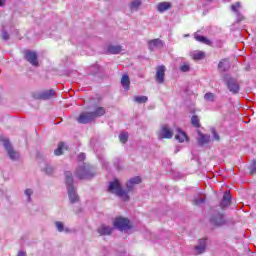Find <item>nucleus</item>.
I'll list each match as a JSON object with an SVG mask.
<instances>
[{
	"label": "nucleus",
	"mask_w": 256,
	"mask_h": 256,
	"mask_svg": "<svg viewBox=\"0 0 256 256\" xmlns=\"http://www.w3.org/2000/svg\"><path fill=\"white\" fill-rule=\"evenodd\" d=\"M139 183H141V177L135 176L126 183L127 189L124 190L121 187V182L115 179L109 183L108 191L114 193V195H117V197H120L123 201H129V193H131V191L135 189V185H139Z\"/></svg>",
	"instance_id": "nucleus-1"
},
{
	"label": "nucleus",
	"mask_w": 256,
	"mask_h": 256,
	"mask_svg": "<svg viewBox=\"0 0 256 256\" xmlns=\"http://www.w3.org/2000/svg\"><path fill=\"white\" fill-rule=\"evenodd\" d=\"M65 179H66L65 183H66L70 203H78L79 195H77V190L73 185V174L70 171H66Z\"/></svg>",
	"instance_id": "nucleus-2"
},
{
	"label": "nucleus",
	"mask_w": 256,
	"mask_h": 256,
	"mask_svg": "<svg viewBox=\"0 0 256 256\" xmlns=\"http://www.w3.org/2000/svg\"><path fill=\"white\" fill-rule=\"evenodd\" d=\"M75 175L78 179H92V177H95V171L89 164L82 163L76 169Z\"/></svg>",
	"instance_id": "nucleus-3"
},
{
	"label": "nucleus",
	"mask_w": 256,
	"mask_h": 256,
	"mask_svg": "<svg viewBox=\"0 0 256 256\" xmlns=\"http://www.w3.org/2000/svg\"><path fill=\"white\" fill-rule=\"evenodd\" d=\"M1 141L3 142V146L7 152L9 159H11V161H19L21 155L19 154V152L13 149L11 142H9L6 138H1Z\"/></svg>",
	"instance_id": "nucleus-4"
},
{
	"label": "nucleus",
	"mask_w": 256,
	"mask_h": 256,
	"mask_svg": "<svg viewBox=\"0 0 256 256\" xmlns=\"http://www.w3.org/2000/svg\"><path fill=\"white\" fill-rule=\"evenodd\" d=\"M113 225L118 231L127 232L131 229V222L127 218L117 217L114 219Z\"/></svg>",
	"instance_id": "nucleus-5"
},
{
	"label": "nucleus",
	"mask_w": 256,
	"mask_h": 256,
	"mask_svg": "<svg viewBox=\"0 0 256 256\" xmlns=\"http://www.w3.org/2000/svg\"><path fill=\"white\" fill-rule=\"evenodd\" d=\"M210 223H212L215 227H221L223 225H226L227 219L222 213H214L210 218Z\"/></svg>",
	"instance_id": "nucleus-6"
},
{
	"label": "nucleus",
	"mask_w": 256,
	"mask_h": 256,
	"mask_svg": "<svg viewBox=\"0 0 256 256\" xmlns=\"http://www.w3.org/2000/svg\"><path fill=\"white\" fill-rule=\"evenodd\" d=\"M158 139H172L173 138V131L169 128L168 125L164 124L160 127L159 131L157 132Z\"/></svg>",
	"instance_id": "nucleus-7"
},
{
	"label": "nucleus",
	"mask_w": 256,
	"mask_h": 256,
	"mask_svg": "<svg viewBox=\"0 0 256 256\" xmlns=\"http://www.w3.org/2000/svg\"><path fill=\"white\" fill-rule=\"evenodd\" d=\"M241 2H235L230 6L232 13L236 16L237 23H241V21H245V16L241 14Z\"/></svg>",
	"instance_id": "nucleus-8"
},
{
	"label": "nucleus",
	"mask_w": 256,
	"mask_h": 256,
	"mask_svg": "<svg viewBox=\"0 0 256 256\" xmlns=\"http://www.w3.org/2000/svg\"><path fill=\"white\" fill-rule=\"evenodd\" d=\"M165 46V42L163 40L156 38L148 41V49L149 51H155L157 49H161Z\"/></svg>",
	"instance_id": "nucleus-9"
},
{
	"label": "nucleus",
	"mask_w": 256,
	"mask_h": 256,
	"mask_svg": "<svg viewBox=\"0 0 256 256\" xmlns=\"http://www.w3.org/2000/svg\"><path fill=\"white\" fill-rule=\"evenodd\" d=\"M226 85L231 93L237 94L239 93V84L233 78H229V76L225 77Z\"/></svg>",
	"instance_id": "nucleus-10"
},
{
	"label": "nucleus",
	"mask_w": 256,
	"mask_h": 256,
	"mask_svg": "<svg viewBox=\"0 0 256 256\" xmlns=\"http://www.w3.org/2000/svg\"><path fill=\"white\" fill-rule=\"evenodd\" d=\"M78 123L86 125L87 123H91L95 121L91 112H82L77 118Z\"/></svg>",
	"instance_id": "nucleus-11"
},
{
	"label": "nucleus",
	"mask_w": 256,
	"mask_h": 256,
	"mask_svg": "<svg viewBox=\"0 0 256 256\" xmlns=\"http://www.w3.org/2000/svg\"><path fill=\"white\" fill-rule=\"evenodd\" d=\"M55 97V90H44L36 95V99H42L43 101H47L48 99H52Z\"/></svg>",
	"instance_id": "nucleus-12"
},
{
	"label": "nucleus",
	"mask_w": 256,
	"mask_h": 256,
	"mask_svg": "<svg viewBox=\"0 0 256 256\" xmlns=\"http://www.w3.org/2000/svg\"><path fill=\"white\" fill-rule=\"evenodd\" d=\"M205 249H207V240L200 239L198 241V245L194 247V255H201V253H205Z\"/></svg>",
	"instance_id": "nucleus-13"
},
{
	"label": "nucleus",
	"mask_w": 256,
	"mask_h": 256,
	"mask_svg": "<svg viewBox=\"0 0 256 256\" xmlns=\"http://www.w3.org/2000/svg\"><path fill=\"white\" fill-rule=\"evenodd\" d=\"M25 59L29 61L33 67H39V61L37 60V53L33 51H27L25 53Z\"/></svg>",
	"instance_id": "nucleus-14"
},
{
	"label": "nucleus",
	"mask_w": 256,
	"mask_h": 256,
	"mask_svg": "<svg viewBox=\"0 0 256 256\" xmlns=\"http://www.w3.org/2000/svg\"><path fill=\"white\" fill-rule=\"evenodd\" d=\"M97 233L101 237L111 235L113 233V227L107 226L106 224H102L100 225V227L97 228Z\"/></svg>",
	"instance_id": "nucleus-15"
},
{
	"label": "nucleus",
	"mask_w": 256,
	"mask_h": 256,
	"mask_svg": "<svg viewBox=\"0 0 256 256\" xmlns=\"http://www.w3.org/2000/svg\"><path fill=\"white\" fill-rule=\"evenodd\" d=\"M156 81L157 83H165V66H158L156 68Z\"/></svg>",
	"instance_id": "nucleus-16"
},
{
	"label": "nucleus",
	"mask_w": 256,
	"mask_h": 256,
	"mask_svg": "<svg viewBox=\"0 0 256 256\" xmlns=\"http://www.w3.org/2000/svg\"><path fill=\"white\" fill-rule=\"evenodd\" d=\"M141 5H143L142 0H132L128 4V8L130 9L131 13H137V11H139V9H141Z\"/></svg>",
	"instance_id": "nucleus-17"
},
{
	"label": "nucleus",
	"mask_w": 256,
	"mask_h": 256,
	"mask_svg": "<svg viewBox=\"0 0 256 256\" xmlns=\"http://www.w3.org/2000/svg\"><path fill=\"white\" fill-rule=\"evenodd\" d=\"M171 7H173L171 2H160L156 5V11H158V13H165V11H169Z\"/></svg>",
	"instance_id": "nucleus-18"
},
{
	"label": "nucleus",
	"mask_w": 256,
	"mask_h": 256,
	"mask_svg": "<svg viewBox=\"0 0 256 256\" xmlns=\"http://www.w3.org/2000/svg\"><path fill=\"white\" fill-rule=\"evenodd\" d=\"M90 113L92 115V118L95 120L98 117H103V115H105V108L94 106Z\"/></svg>",
	"instance_id": "nucleus-19"
},
{
	"label": "nucleus",
	"mask_w": 256,
	"mask_h": 256,
	"mask_svg": "<svg viewBox=\"0 0 256 256\" xmlns=\"http://www.w3.org/2000/svg\"><path fill=\"white\" fill-rule=\"evenodd\" d=\"M175 140L179 141V143H185V141H189V137H187V134L183 130L178 128L177 134L175 135Z\"/></svg>",
	"instance_id": "nucleus-20"
},
{
	"label": "nucleus",
	"mask_w": 256,
	"mask_h": 256,
	"mask_svg": "<svg viewBox=\"0 0 256 256\" xmlns=\"http://www.w3.org/2000/svg\"><path fill=\"white\" fill-rule=\"evenodd\" d=\"M231 205V194L229 192H226L222 198V201L220 203V207L222 209H227Z\"/></svg>",
	"instance_id": "nucleus-21"
},
{
	"label": "nucleus",
	"mask_w": 256,
	"mask_h": 256,
	"mask_svg": "<svg viewBox=\"0 0 256 256\" xmlns=\"http://www.w3.org/2000/svg\"><path fill=\"white\" fill-rule=\"evenodd\" d=\"M198 135V145H207V143L211 142V136L203 134L201 132H199Z\"/></svg>",
	"instance_id": "nucleus-22"
},
{
	"label": "nucleus",
	"mask_w": 256,
	"mask_h": 256,
	"mask_svg": "<svg viewBox=\"0 0 256 256\" xmlns=\"http://www.w3.org/2000/svg\"><path fill=\"white\" fill-rule=\"evenodd\" d=\"M107 51H108V53H110V55H119V53H121V51H123V46L110 45V46H108Z\"/></svg>",
	"instance_id": "nucleus-23"
},
{
	"label": "nucleus",
	"mask_w": 256,
	"mask_h": 256,
	"mask_svg": "<svg viewBox=\"0 0 256 256\" xmlns=\"http://www.w3.org/2000/svg\"><path fill=\"white\" fill-rule=\"evenodd\" d=\"M121 85L123 89H125L126 91H129L130 85H131V80H129V75L127 74L122 75Z\"/></svg>",
	"instance_id": "nucleus-24"
},
{
	"label": "nucleus",
	"mask_w": 256,
	"mask_h": 256,
	"mask_svg": "<svg viewBox=\"0 0 256 256\" xmlns=\"http://www.w3.org/2000/svg\"><path fill=\"white\" fill-rule=\"evenodd\" d=\"M192 59L194 61H201V59H205V52L203 51H194L191 54Z\"/></svg>",
	"instance_id": "nucleus-25"
},
{
	"label": "nucleus",
	"mask_w": 256,
	"mask_h": 256,
	"mask_svg": "<svg viewBox=\"0 0 256 256\" xmlns=\"http://www.w3.org/2000/svg\"><path fill=\"white\" fill-rule=\"evenodd\" d=\"M55 227L59 233H63V231H65V233H69L71 231L69 228H65V225L61 221L55 222Z\"/></svg>",
	"instance_id": "nucleus-26"
},
{
	"label": "nucleus",
	"mask_w": 256,
	"mask_h": 256,
	"mask_svg": "<svg viewBox=\"0 0 256 256\" xmlns=\"http://www.w3.org/2000/svg\"><path fill=\"white\" fill-rule=\"evenodd\" d=\"M65 149H67V145H65L63 142H60L57 149L54 151V155L57 157H59V155H63V151H65Z\"/></svg>",
	"instance_id": "nucleus-27"
},
{
	"label": "nucleus",
	"mask_w": 256,
	"mask_h": 256,
	"mask_svg": "<svg viewBox=\"0 0 256 256\" xmlns=\"http://www.w3.org/2000/svg\"><path fill=\"white\" fill-rule=\"evenodd\" d=\"M218 69L219 71H227V69H229V60L228 59L221 60L218 64Z\"/></svg>",
	"instance_id": "nucleus-28"
},
{
	"label": "nucleus",
	"mask_w": 256,
	"mask_h": 256,
	"mask_svg": "<svg viewBox=\"0 0 256 256\" xmlns=\"http://www.w3.org/2000/svg\"><path fill=\"white\" fill-rule=\"evenodd\" d=\"M42 171H45L47 175H53L55 169L50 164H44Z\"/></svg>",
	"instance_id": "nucleus-29"
},
{
	"label": "nucleus",
	"mask_w": 256,
	"mask_h": 256,
	"mask_svg": "<svg viewBox=\"0 0 256 256\" xmlns=\"http://www.w3.org/2000/svg\"><path fill=\"white\" fill-rule=\"evenodd\" d=\"M194 39L199 41V43H205V45H209L211 43V41H209V39H207L205 36H201V35H195Z\"/></svg>",
	"instance_id": "nucleus-30"
},
{
	"label": "nucleus",
	"mask_w": 256,
	"mask_h": 256,
	"mask_svg": "<svg viewBox=\"0 0 256 256\" xmlns=\"http://www.w3.org/2000/svg\"><path fill=\"white\" fill-rule=\"evenodd\" d=\"M119 141L120 143H127V141H129V133L121 132L119 135Z\"/></svg>",
	"instance_id": "nucleus-31"
},
{
	"label": "nucleus",
	"mask_w": 256,
	"mask_h": 256,
	"mask_svg": "<svg viewBox=\"0 0 256 256\" xmlns=\"http://www.w3.org/2000/svg\"><path fill=\"white\" fill-rule=\"evenodd\" d=\"M134 101L138 104L147 103L149 101V98L147 96H135Z\"/></svg>",
	"instance_id": "nucleus-32"
},
{
	"label": "nucleus",
	"mask_w": 256,
	"mask_h": 256,
	"mask_svg": "<svg viewBox=\"0 0 256 256\" xmlns=\"http://www.w3.org/2000/svg\"><path fill=\"white\" fill-rule=\"evenodd\" d=\"M180 71H182V73H189V71H191V66L189 65V63L184 62V63L180 66Z\"/></svg>",
	"instance_id": "nucleus-33"
},
{
	"label": "nucleus",
	"mask_w": 256,
	"mask_h": 256,
	"mask_svg": "<svg viewBox=\"0 0 256 256\" xmlns=\"http://www.w3.org/2000/svg\"><path fill=\"white\" fill-rule=\"evenodd\" d=\"M205 101H208L209 103H213L215 101V94L208 92L204 95Z\"/></svg>",
	"instance_id": "nucleus-34"
},
{
	"label": "nucleus",
	"mask_w": 256,
	"mask_h": 256,
	"mask_svg": "<svg viewBox=\"0 0 256 256\" xmlns=\"http://www.w3.org/2000/svg\"><path fill=\"white\" fill-rule=\"evenodd\" d=\"M199 117L197 115L192 116L191 123L194 127L199 128L201 127V124L199 123Z\"/></svg>",
	"instance_id": "nucleus-35"
},
{
	"label": "nucleus",
	"mask_w": 256,
	"mask_h": 256,
	"mask_svg": "<svg viewBox=\"0 0 256 256\" xmlns=\"http://www.w3.org/2000/svg\"><path fill=\"white\" fill-rule=\"evenodd\" d=\"M24 195L26 197V201H28V203H31V196L33 195V190L31 188H28L24 191Z\"/></svg>",
	"instance_id": "nucleus-36"
},
{
	"label": "nucleus",
	"mask_w": 256,
	"mask_h": 256,
	"mask_svg": "<svg viewBox=\"0 0 256 256\" xmlns=\"http://www.w3.org/2000/svg\"><path fill=\"white\" fill-rule=\"evenodd\" d=\"M250 175H255L256 173V161H253L249 166Z\"/></svg>",
	"instance_id": "nucleus-37"
},
{
	"label": "nucleus",
	"mask_w": 256,
	"mask_h": 256,
	"mask_svg": "<svg viewBox=\"0 0 256 256\" xmlns=\"http://www.w3.org/2000/svg\"><path fill=\"white\" fill-rule=\"evenodd\" d=\"M193 203L194 205H202V203H205V198H195Z\"/></svg>",
	"instance_id": "nucleus-38"
},
{
	"label": "nucleus",
	"mask_w": 256,
	"mask_h": 256,
	"mask_svg": "<svg viewBox=\"0 0 256 256\" xmlns=\"http://www.w3.org/2000/svg\"><path fill=\"white\" fill-rule=\"evenodd\" d=\"M1 39H3V41H9V33L3 30L1 34Z\"/></svg>",
	"instance_id": "nucleus-39"
},
{
	"label": "nucleus",
	"mask_w": 256,
	"mask_h": 256,
	"mask_svg": "<svg viewBox=\"0 0 256 256\" xmlns=\"http://www.w3.org/2000/svg\"><path fill=\"white\" fill-rule=\"evenodd\" d=\"M85 153H80L79 155H78V161H85Z\"/></svg>",
	"instance_id": "nucleus-40"
},
{
	"label": "nucleus",
	"mask_w": 256,
	"mask_h": 256,
	"mask_svg": "<svg viewBox=\"0 0 256 256\" xmlns=\"http://www.w3.org/2000/svg\"><path fill=\"white\" fill-rule=\"evenodd\" d=\"M212 133H213V135H214V139H215L216 141H219V134H217V132H215V129L212 130Z\"/></svg>",
	"instance_id": "nucleus-41"
},
{
	"label": "nucleus",
	"mask_w": 256,
	"mask_h": 256,
	"mask_svg": "<svg viewBox=\"0 0 256 256\" xmlns=\"http://www.w3.org/2000/svg\"><path fill=\"white\" fill-rule=\"evenodd\" d=\"M18 256H27V253H25V252H19V253H18Z\"/></svg>",
	"instance_id": "nucleus-42"
},
{
	"label": "nucleus",
	"mask_w": 256,
	"mask_h": 256,
	"mask_svg": "<svg viewBox=\"0 0 256 256\" xmlns=\"http://www.w3.org/2000/svg\"><path fill=\"white\" fill-rule=\"evenodd\" d=\"M184 37H189V34H185Z\"/></svg>",
	"instance_id": "nucleus-43"
},
{
	"label": "nucleus",
	"mask_w": 256,
	"mask_h": 256,
	"mask_svg": "<svg viewBox=\"0 0 256 256\" xmlns=\"http://www.w3.org/2000/svg\"><path fill=\"white\" fill-rule=\"evenodd\" d=\"M2 3H5V0H2Z\"/></svg>",
	"instance_id": "nucleus-44"
}]
</instances>
